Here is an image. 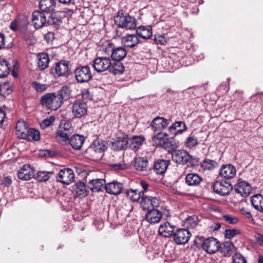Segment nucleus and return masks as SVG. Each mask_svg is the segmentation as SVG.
Wrapping results in <instances>:
<instances>
[{
    "label": "nucleus",
    "instance_id": "f257e3e1",
    "mask_svg": "<svg viewBox=\"0 0 263 263\" xmlns=\"http://www.w3.org/2000/svg\"><path fill=\"white\" fill-rule=\"evenodd\" d=\"M28 23L26 21H22L17 17L13 20L10 24V28L13 31L20 30L22 38L29 45H32L36 42V39L33 34L28 30Z\"/></svg>",
    "mask_w": 263,
    "mask_h": 263
},
{
    "label": "nucleus",
    "instance_id": "f03ea898",
    "mask_svg": "<svg viewBox=\"0 0 263 263\" xmlns=\"http://www.w3.org/2000/svg\"><path fill=\"white\" fill-rule=\"evenodd\" d=\"M115 24L119 28H125L126 30H134L137 27L135 18L125 13L123 10L119 11L115 15Z\"/></svg>",
    "mask_w": 263,
    "mask_h": 263
},
{
    "label": "nucleus",
    "instance_id": "7ed1b4c3",
    "mask_svg": "<svg viewBox=\"0 0 263 263\" xmlns=\"http://www.w3.org/2000/svg\"><path fill=\"white\" fill-rule=\"evenodd\" d=\"M172 160L176 163L185 164L191 167H195L198 164V159L192 156L185 150H176L172 155Z\"/></svg>",
    "mask_w": 263,
    "mask_h": 263
},
{
    "label": "nucleus",
    "instance_id": "20e7f679",
    "mask_svg": "<svg viewBox=\"0 0 263 263\" xmlns=\"http://www.w3.org/2000/svg\"><path fill=\"white\" fill-rule=\"evenodd\" d=\"M40 104L50 110H56L62 105L56 93H47L41 97Z\"/></svg>",
    "mask_w": 263,
    "mask_h": 263
},
{
    "label": "nucleus",
    "instance_id": "39448f33",
    "mask_svg": "<svg viewBox=\"0 0 263 263\" xmlns=\"http://www.w3.org/2000/svg\"><path fill=\"white\" fill-rule=\"evenodd\" d=\"M76 80L78 83L88 82L92 78L90 67L88 66H80L74 70Z\"/></svg>",
    "mask_w": 263,
    "mask_h": 263
},
{
    "label": "nucleus",
    "instance_id": "423d86ee",
    "mask_svg": "<svg viewBox=\"0 0 263 263\" xmlns=\"http://www.w3.org/2000/svg\"><path fill=\"white\" fill-rule=\"evenodd\" d=\"M152 154L147 153L141 157H136L134 159V167L138 171H146L152 170V167L148 164L152 161Z\"/></svg>",
    "mask_w": 263,
    "mask_h": 263
},
{
    "label": "nucleus",
    "instance_id": "0eeeda50",
    "mask_svg": "<svg viewBox=\"0 0 263 263\" xmlns=\"http://www.w3.org/2000/svg\"><path fill=\"white\" fill-rule=\"evenodd\" d=\"M57 180L64 184L69 185L74 181V171L70 168L61 169L57 175Z\"/></svg>",
    "mask_w": 263,
    "mask_h": 263
},
{
    "label": "nucleus",
    "instance_id": "6e6552de",
    "mask_svg": "<svg viewBox=\"0 0 263 263\" xmlns=\"http://www.w3.org/2000/svg\"><path fill=\"white\" fill-rule=\"evenodd\" d=\"M111 60L108 57H98L93 61L92 66L94 70L98 73L109 70Z\"/></svg>",
    "mask_w": 263,
    "mask_h": 263
},
{
    "label": "nucleus",
    "instance_id": "1a4fd4ad",
    "mask_svg": "<svg viewBox=\"0 0 263 263\" xmlns=\"http://www.w3.org/2000/svg\"><path fill=\"white\" fill-rule=\"evenodd\" d=\"M214 192L222 196L229 195L233 190L232 185L228 181H216L213 185Z\"/></svg>",
    "mask_w": 263,
    "mask_h": 263
},
{
    "label": "nucleus",
    "instance_id": "9d476101",
    "mask_svg": "<svg viewBox=\"0 0 263 263\" xmlns=\"http://www.w3.org/2000/svg\"><path fill=\"white\" fill-rule=\"evenodd\" d=\"M31 22L36 29H39L47 25V20L45 13L36 10L32 13Z\"/></svg>",
    "mask_w": 263,
    "mask_h": 263
},
{
    "label": "nucleus",
    "instance_id": "9b49d317",
    "mask_svg": "<svg viewBox=\"0 0 263 263\" xmlns=\"http://www.w3.org/2000/svg\"><path fill=\"white\" fill-rule=\"evenodd\" d=\"M191 236V233L189 230L179 229L174 233L173 238L176 243L181 245L187 243Z\"/></svg>",
    "mask_w": 263,
    "mask_h": 263
},
{
    "label": "nucleus",
    "instance_id": "f8f14e48",
    "mask_svg": "<svg viewBox=\"0 0 263 263\" xmlns=\"http://www.w3.org/2000/svg\"><path fill=\"white\" fill-rule=\"evenodd\" d=\"M202 246L205 251L211 254L219 250L220 242L214 237H210L204 240Z\"/></svg>",
    "mask_w": 263,
    "mask_h": 263
},
{
    "label": "nucleus",
    "instance_id": "ddd939ff",
    "mask_svg": "<svg viewBox=\"0 0 263 263\" xmlns=\"http://www.w3.org/2000/svg\"><path fill=\"white\" fill-rule=\"evenodd\" d=\"M111 148L115 151H121L126 149L128 146V136L125 134H121L117 136L116 138L111 142Z\"/></svg>",
    "mask_w": 263,
    "mask_h": 263
},
{
    "label": "nucleus",
    "instance_id": "4468645a",
    "mask_svg": "<svg viewBox=\"0 0 263 263\" xmlns=\"http://www.w3.org/2000/svg\"><path fill=\"white\" fill-rule=\"evenodd\" d=\"M69 62L66 60H61L56 64L55 74L58 77H67L71 71Z\"/></svg>",
    "mask_w": 263,
    "mask_h": 263
},
{
    "label": "nucleus",
    "instance_id": "2eb2a0df",
    "mask_svg": "<svg viewBox=\"0 0 263 263\" xmlns=\"http://www.w3.org/2000/svg\"><path fill=\"white\" fill-rule=\"evenodd\" d=\"M234 190L236 193L241 196L247 197L251 193L252 188L250 183L239 179L234 186Z\"/></svg>",
    "mask_w": 263,
    "mask_h": 263
},
{
    "label": "nucleus",
    "instance_id": "dca6fc26",
    "mask_svg": "<svg viewBox=\"0 0 263 263\" xmlns=\"http://www.w3.org/2000/svg\"><path fill=\"white\" fill-rule=\"evenodd\" d=\"M170 164V160L157 159L152 165V170L158 175H162L166 172Z\"/></svg>",
    "mask_w": 263,
    "mask_h": 263
},
{
    "label": "nucleus",
    "instance_id": "f3484780",
    "mask_svg": "<svg viewBox=\"0 0 263 263\" xmlns=\"http://www.w3.org/2000/svg\"><path fill=\"white\" fill-rule=\"evenodd\" d=\"M169 123L168 120L157 116L151 122V126L155 132H162V131L168 126Z\"/></svg>",
    "mask_w": 263,
    "mask_h": 263
},
{
    "label": "nucleus",
    "instance_id": "a211bd4d",
    "mask_svg": "<svg viewBox=\"0 0 263 263\" xmlns=\"http://www.w3.org/2000/svg\"><path fill=\"white\" fill-rule=\"evenodd\" d=\"M87 104L82 101H76L72 105V113L76 118H81L87 113Z\"/></svg>",
    "mask_w": 263,
    "mask_h": 263
},
{
    "label": "nucleus",
    "instance_id": "6ab92c4d",
    "mask_svg": "<svg viewBox=\"0 0 263 263\" xmlns=\"http://www.w3.org/2000/svg\"><path fill=\"white\" fill-rule=\"evenodd\" d=\"M104 188L107 193L110 195H118L122 193L124 186L122 183L114 180L106 183Z\"/></svg>",
    "mask_w": 263,
    "mask_h": 263
},
{
    "label": "nucleus",
    "instance_id": "aec40b11",
    "mask_svg": "<svg viewBox=\"0 0 263 263\" xmlns=\"http://www.w3.org/2000/svg\"><path fill=\"white\" fill-rule=\"evenodd\" d=\"M18 179L22 180H29L34 176V170L29 164H24L17 174Z\"/></svg>",
    "mask_w": 263,
    "mask_h": 263
},
{
    "label": "nucleus",
    "instance_id": "412c9836",
    "mask_svg": "<svg viewBox=\"0 0 263 263\" xmlns=\"http://www.w3.org/2000/svg\"><path fill=\"white\" fill-rule=\"evenodd\" d=\"M236 170L234 166L231 164H223L219 170V175L222 178L230 179L235 176Z\"/></svg>",
    "mask_w": 263,
    "mask_h": 263
},
{
    "label": "nucleus",
    "instance_id": "4be33fe9",
    "mask_svg": "<svg viewBox=\"0 0 263 263\" xmlns=\"http://www.w3.org/2000/svg\"><path fill=\"white\" fill-rule=\"evenodd\" d=\"M162 218V213L157 209L148 210L145 216V220L151 224L159 222Z\"/></svg>",
    "mask_w": 263,
    "mask_h": 263
},
{
    "label": "nucleus",
    "instance_id": "5701e85b",
    "mask_svg": "<svg viewBox=\"0 0 263 263\" xmlns=\"http://www.w3.org/2000/svg\"><path fill=\"white\" fill-rule=\"evenodd\" d=\"M72 191L79 198H83L89 193L86 184L82 181H78L72 186Z\"/></svg>",
    "mask_w": 263,
    "mask_h": 263
},
{
    "label": "nucleus",
    "instance_id": "b1692460",
    "mask_svg": "<svg viewBox=\"0 0 263 263\" xmlns=\"http://www.w3.org/2000/svg\"><path fill=\"white\" fill-rule=\"evenodd\" d=\"M175 226L172 224L170 222L166 221L161 224L159 228V233L165 237L169 238L173 236Z\"/></svg>",
    "mask_w": 263,
    "mask_h": 263
},
{
    "label": "nucleus",
    "instance_id": "393cba45",
    "mask_svg": "<svg viewBox=\"0 0 263 263\" xmlns=\"http://www.w3.org/2000/svg\"><path fill=\"white\" fill-rule=\"evenodd\" d=\"M144 141L145 138L143 136H134L131 138L128 139V147L131 150L137 152L140 149Z\"/></svg>",
    "mask_w": 263,
    "mask_h": 263
},
{
    "label": "nucleus",
    "instance_id": "a878e982",
    "mask_svg": "<svg viewBox=\"0 0 263 263\" xmlns=\"http://www.w3.org/2000/svg\"><path fill=\"white\" fill-rule=\"evenodd\" d=\"M39 7L42 12L46 13L52 12L56 7V0H41Z\"/></svg>",
    "mask_w": 263,
    "mask_h": 263
},
{
    "label": "nucleus",
    "instance_id": "bb28decb",
    "mask_svg": "<svg viewBox=\"0 0 263 263\" xmlns=\"http://www.w3.org/2000/svg\"><path fill=\"white\" fill-rule=\"evenodd\" d=\"M224 256L230 257L235 251V247L231 241H224L218 250Z\"/></svg>",
    "mask_w": 263,
    "mask_h": 263
},
{
    "label": "nucleus",
    "instance_id": "cd10ccee",
    "mask_svg": "<svg viewBox=\"0 0 263 263\" xmlns=\"http://www.w3.org/2000/svg\"><path fill=\"white\" fill-rule=\"evenodd\" d=\"M187 130V127L183 121H176L168 127V131L174 135L181 134Z\"/></svg>",
    "mask_w": 263,
    "mask_h": 263
},
{
    "label": "nucleus",
    "instance_id": "c85d7f7f",
    "mask_svg": "<svg viewBox=\"0 0 263 263\" xmlns=\"http://www.w3.org/2000/svg\"><path fill=\"white\" fill-rule=\"evenodd\" d=\"M63 13L57 11L52 13L48 17L47 25H53L55 27H59L62 22L63 16Z\"/></svg>",
    "mask_w": 263,
    "mask_h": 263
},
{
    "label": "nucleus",
    "instance_id": "c756f323",
    "mask_svg": "<svg viewBox=\"0 0 263 263\" xmlns=\"http://www.w3.org/2000/svg\"><path fill=\"white\" fill-rule=\"evenodd\" d=\"M139 43V40L136 34H129L122 38V43L125 47L133 48Z\"/></svg>",
    "mask_w": 263,
    "mask_h": 263
},
{
    "label": "nucleus",
    "instance_id": "7c9ffc66",
    "mask_svg": "<svg viewBox=\"0 0 263 263\" xmlns=\"http://www.w3.org/2000/svg\"><path fill=\"white\" fill-rule=\"evenodd\" d=\"M37 66L40 70H45L48 67L50 62L48 54L45 52L39 53L37 55Z\"/></svg>",
    "mask_w": 263,
    "mask_h": 263
},
{
    "label": "nucleus",
    "instance_id": "2f4dec72",
    "mask_svg": "<svg viewBox=\"0 0 263 263\" xmlns=\"http://www.w3.org/2000/svg\"><path fill=\"white\" fill-rule=\"evenodd\" d=\"M105 184V180L103 179L91 180L88 182L89 188L93 192H98L102 191Z\"/></svg>",
    "mask_w": 263,
    "mask_h": 263
},
{
    "label": "nucleus",
    "instance_id": "473e14b6",
    "mask_svg": "<svg viewBox=\"0 0 263 263\" xmlns=\"http://www.w3.org/2000/svg\"><path fill=\"white\" fill-rule=\"evenodd\" d=\"M152 138V142L154 145L163 148L165 144V141L168 136V134L163 132H157Z\"/></svg>",
    "mask_w": 263,
    "mask_h": 263
},
{
    "label": "nucleus",
    "instance_id": "72a5a7b5",
    "mask_svg": "<svg viewBox=\"0 0 263 263\" xmlns=\"http://www.w3.org/2000/svg\"><path fill=\"white\" fill-rule=\"evenodd\" d=\"M153 34L152 28L151 26H140L136 30V35L144 39L150 38Z\"/></svg>",
    "mask_w": 263,
    "mask_h": 263
},
{
    "label": "nucleus",
    "instance_id": "f704fd0d",
    "mask_svg": "<svg viewBox=\"0 0 263 263\" xmlns=\"http://www.w3.org/2000/svg\"><path fill=\"white\" fill-rule=\"evenodd\" d=\"M126 54L127 51L124 47H117L112 50L111 58L114 61H121Z\"/></svg>",
    "mask_w": 263,
    "mask_h": 263
},
{
    "label": "nucleus",
    "instance_id": "c9c22d12",
    "mask_svg": "<svg viewBox=\"0 0 263 263\" xmlns=\"http://www.w3.org/2000/svg\"><path fill=\"white\" fill-rule=\"evenodd\" d=\"M84 137L78 134L73 135L70 139L69 143L76 150L80 149L84 142Z\"/></svg>",
    "mask_w": 263,
    "mask_h": 263
},
{
    "label": "nucleus",
    "instance_id": "e433bc0d",
    "mask_svg": "<svg viewBox=\"0 0 263 263\" xmlns=\"http://www.w3.org/2000/svg\"><path fill=\"white\" fill-rule=\"evenodd\" d=\"M90 146L92 147L96 151L99 152V153L103 155L104 152L107 148L106 141L99 138H97L94 140Z\"/></svg>",
    "mask_w": 263,
    "mask_h": 263
},
{
    "label": "nucleus",
    "instance_id": "4c0bfd02",
    "mask_svg": "<svg viewBox=\"0 0 263 263\" xmlns=\"http://www.w3.org/2000/svg\"><path fill=\"white\" fill-rule=\"evenodd\" d=\"M40 137L41 135L39 130L34 128H29L23 139L28 141H37L40 139Z\"/></svg>",
    "mask_w": 263,
    "mask_h": 263
},
{
    "label": "nucleus",
    "instance_id": "58836bf2",
    "mask_svg": "<svg viewBox=\"0 0 263 263\" xmlns=\"http://www.w3.org/2000/svg\"><path fill=\"white\" fill-rule=\"evenodd\" d=\"M71 135V134L59 129L57 132L55 139L59 143L62 145L67 144L69 143L70 139L69 137Z\"/></svg>",
    "mask_w": 263,
    "mask_h": 263
},
{
    "label": "nucleus",
    "instance_id": "ea45409f",
    "mask_svg": "<svg viewBox=\"0 0 263 263\" xmlns=\"http://www.w3.org/2000/svg\"><path fill=\"white\" fill-rule=\"evenodd\" d=\"M252 205L258 211L263 212V196L256 194L251 198Z\"/></svg>",
    "mask_w": 263,
    "mask_h": 263
},
{
    "label": "nucleus",
    "instance_id": "a19ab883",
    "mask_svg": "<svg viewBox=\"0 0 263 263\" xmlns=\"http://www.w3.org/2000/svg\"><path fill=\"white\" fill-rule=\"evenodd\" d=\"M125 195L130 200L134 202H137L143 196L142 192H140L138 189L127 190L125 192Z\"/></svg>",
    "mask_w": 263,
    "mask_h": 263
},
{
    "label": "nucleus",
    "instance_id": "79ce46f5",
    "mask_svg": "<svg viewBox=\"0 0 263 263\" xmlns=\"http://www.w3.org/2000/svg\"><path fill=\"white\" fill-rule=\"evenodd\" d=\"M29 128L27 124L24 121H18L15 126V129L17 137L23 139Z\"/></svg>",
    "mask_w": 263,
    "mask_h": 263
},
{
    "label": "nucleus",
    "instance_id": "37998d69",
    "mask_svg": "<svg viewBox=\"0 0 263 263\" xmlns=\"http://www.w3.org/2000/svg\"><path fill=\"white\" fill-rule=\"evenodd\" d=\"M201 180V177L196 173H190L185 177V182L190 186L198 185Z\"/></svg>",
    "mask_w": 263,
    "mask_h": 263
},
{
    "label": "nucleus",
    "instance_id": "c03bdc74",
    "mask_svg": "<svg viewBox=\"0 0 263 263\" xmlns=\"http://www.w3.org/2000/svg\"><path fill=\"white\" fill-rule=\"evenodd\" d=\"M11 69L10 64L5 59L0 60V78L7 77Z\"/></svg>",
    "mask_w": 263,
    "mask_h": 263
},
{
    "label": "nucleus",
    "instance_id": "a18cd8bd",
    "mask_svg": "<svg viewBox=\"0 0 263 263\" xmlns=\"http://www.w3.org/2000/svg\"><path fill=\"white\" fill-rule=\"evenodd\" d=\"M124 71V66L120 61H114L111 63L110 68L109 71L113 74H121Z\"/></svg>",
    "mask_w": 263,
    "mask_h": 263
},
{
    "label": "nucleus",
    "instance_id": "49530a36",
    "mask_svg": "<svg viewBox=\"0 0 263 263\" xmlns=\"http://www.w3.org/2000/svg\"><path fill=\"white\" fill-rule=\"evenodd\" d=\"M85 154L87 158L93 160H100L103 156L90 145L86 149Z\"/></svg>",
    "mask_w": 263,
    "mask_h": 263
},
{
    "label": "nucleus",
    "instance_id": "de8ad7c7",
    "mask_svg": "<svg viewBox=\"0 0 263 263\" xmlns=\"http://www.w3.org/2000/svg\"><path fill=\"white\" fill-rule=\"evenodd\" d=\"M165 144L164 145L163 148L165 149L168 153L173 151H175L178 146V141L174 138H171L166 139L165 141Z\"/></svg>",
    "mask_w": 263,
    "mask_h": 263
},
{
    "label": "nucleus",
    "instance_id": "09e8293b",
    "mask_svg": "<svg viewBox=\"0 0 263 263\" xmlns=\"http://www.w3.org/2000/svg\"><path fill=\"white\" fill-rule=\"evenodd\" d=\"M218 165L217 161L208 158H205L201 163V167L203 170H212L217 167Z\"/></svg>",
    "mask_w": 263,
    "mask_h": 263
},
{
    "label": "nucleus",
    "instance_id": "8fccbe9b",
    "mask_svg": "<svg viewBox=\"0 0 263 263\" xmlns=\"http://www.w3.org/2000/svg\"><path fill=\"white\" fill-rule=\"evenodd\" d=\"M12 91V85L9 82H4L0 85V95L6 97Z\"/></svg>",
    "mask_w": 263,
    "mask_h": 263
},
{
    "label": "nucleus",
    "instance_id": "3c124183",
    "mask_svg": "<svg viewBox=\"0 0 263 263\" xmlns=\"http://www.w3.org/2000/svg\"><path fill=\"white\" fill-rule=\"evenodd\" d=\"M199 222L198 217L194 215L186 218L184 220V226L186 229H193L196 227Z\"/></svg>",
    "mask_w": 263,
    "mask_h": 263
},
{
    "label": "nucleus",
    "instance_id": "603ef678",
    "mask_svg": "<svg viewBox=\"0 0 263 263\" xmlns=\"http://www.w3.org/2000/svg\"><path fill=\"white\" fill-rule=\"evenodd\" d=\"M52 175H53L52 172L40 171L37 173L35 179L39 182H45L47 181Z\"/></svg>",
    "mask_w": 263,
    "mask_h": 263
},
{
    "label": "nucleus",
    "instance_id": "864d4df0",
    "mask_svg": "<svg viewBox=\"0 0 263 263\" xmlns=\"http://www.w3.org/2000/svg\"><path fill=\"white\" fill-rule=\"evenodd\" d=\"M55 93L58 98L61 101L62 104H63L64 99L67 100L69 98V90L66 86H63L60 90Z\"/></svg>",
    "mask_w": 263,
    "mask_h": 263
},
{
    "label": "nucleus",
    "instance_id": "5fc2aeb1",
    "mask_svg": "<svg viewBox=\"0 0 263 263\" xmlns=\"http://www.w3.org/2000/svg\"><path fill=\"white\" fill-rule=\"evenodd\" d=\"M198 144L197 138L192 133L186 138L184 142L185 146L190 149L195 147Z\"/></svg>",
    "mask_w": 263,
    "mask_h": 263
},
{
    "label": "nucleus",
    "instance_id": "6e6d98bb",
    "mask_svg": "<svg viewBox=\"0 0 263 263\" xmlns=\"http://www.w3.org/2000/svg\"><path fill=\"white\" fill-rule=\"evenodd\" d=\"M31 86L37 92H42L46 90L49 86L46 84H42L37 81L33 82L31 83Z\"/></svg>",
    "mask_w": 263,
    "mask_h": 263
},
{
    "label": "nucleus",
    "instance_id": "4d7b16f0",
    "mask_svg": "<svg viewBox=\"0 0 263 263\" xmlns=\"http://www.w3.org/2000/svg\"><path fill=\"white\" fill-rule=\"evenodd\" d=\"M141 201V205L144 210L148 211L152 209V206L150 202V196H143Z\"/></svg>",
    "mask_w": 263,
    "mask_h": 263
},
{
    "label": "nucleus",
    "instance_id": "13d9d810",
    "mask_svg": "<svg viewBox=\"0 0 263 263\" xmlns=\"http://www.w3.org/2000/svg\"><path fill=\"white\" fill-rule=\"evenodd\" d=\"M240 234L239 231L236 229H226L224 233V236L226 239H231Z\"/></svg>",
    "mask_w": 263,
    "mask_h": 263
},
{
    "label": "nucleus",
    "instance_id": "bf43d9fd",
    "mask_svg": "<svg viewBox=\"0 0 263 263\" xmlns=\"http://www.w3.org/2000/svg\"><path fill=\"white\" fill-rule=\"evenodd\" d=\"M55 120L54 116H50L49 118L44 119L40 123V126L42 129L49 127Z\"/></svg>",
    "mask_w": 263,
    "mask_h": 263
},
{
    "label": "nucleus",
    "instance_id": "052dcab7",
    "mask_svg": "<svg viewBox=\"0 0 263 263\" xmlns=\"http://www.w3.org/2000/svg\"><path fill=\"white\" fill-rule=\"evenodd\" d=\"M59 129L71 134L73 131L71 124L69 121H65L64 123H61V125H60Z\"/></svg>",
    "mask_w": 263,
    "mask_h": 263
},
{
    "label": "nucleus",
    "instance_id": "680f3d73",
    "mask_svg": "<svg viewBox=\"0 0 263 263\" xmlns=\"http://www.w3.org/2000/svg\"><path fill=\"white\" fill-rule=\"evenodd\" d=\"M223 219L229 224H234L238 222V219L236 217L228 214L222 216Z\"/></svg>",
    "mask_w": 263,
    "mask_h": 263
},
{
    "label": "nucleus",
    "instance_id": "e2e57ef3",
    "mask_svg": "<svg viewBox=\"0 0 263 263\" xmlns=\"http://www.w3.org/2000/svg\"><path fill=\"white\" fill-rule=\"evenodd\" d=\"M232 259L233 263H246L247 262L246 258L240 253L235 254L232 257Z\"/></svg>",
    "mask_w": 263,
    "mask_h": 263
},
{
    "label": "nucleus",
    "instance_id": "0e129e2a",
    "mask_svg": "<svg viewBox=\"0 0 263 263\" xmlns=\"http://www.w3.org/2000/svg\"><path fill=\"white\" fill-rule=\"evenodd\" d=\"M154 40L157 44L164 45L166 43V39L164 34L155 35Z\"/></svg>",
    "mask_w": 263,
    "mask_h": 263
},
{
    "label": "nucleus",
    "instance_id": "69168bd1",
    "mask_svg": "<svg viewBox=\"0 0 263 263\" xmlns=\"http://www.w3.org/2000/svg\"><path fill=\"white\" fill-rule=\"evenodd\" d=\"M82 98L85 100H91L93 95L88 89H84L82 93Z\"/></svg>",
    "mask_w": 263,
    "mask_h": 263
},
{
    "label": "nucleus",
    "instance_id": "338daca9",
    "mask_svg": "<svg viewBox=\"0 0 263 263\" xmlns=\"http://www.w3.org/2000/svg\"><path fill=\"white\" fill-rule=\"evenodd\" d=\"M126 167V164L124 163H116L111 165V168L115 171L123 170Z\"/></svg>",
    "mask_w": 263,
    "mask_h": 263
},
{
    "label": "nucleus",
    "instance_id": "774afa93",
    "mask_svg": "<svg viewBox=\"0 0 263 263\" xmlns=\"http://www.w3.org/2000/svg\"><path fill=\"white\" fill-rule=\"evenodd\" d=\"M254 237L257 243L262 247H263V234L259 233L255 234Z\"/></svg>",
    "mask_w": 263,
    "mask_h": 263
}]
</instances>
